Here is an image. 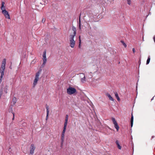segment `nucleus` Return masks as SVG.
<instances>
[{
    "label": "nucleus",
    "instance_id": "21",
    "mask_svg": "<svg viewBox=\"0 0 155 155\" xmlns=\"http://www.w3.org/2000/svg\"><path fill=\"white\" fill-rule=\"evenodd\" d=\"M150 60V56H149L148 57V58L147 61V63H146L147 64H148L149 63Z\"/></svg>",
    "mask_w": 155,
    "mask_h": 155
},
{
    "label": "nucleus",
    "instance_id": "10",
    "mask_svg": "<svg viewBox=\"0 0 155 155\" xmlns=\"http://www.w3.org/2000/svg\"><path fill=\"white\" fill-rule=\"evenodd\" d=\"M72 29L73 31H74L73 34L72 35H70L75 36V35H76V28L75 27L73 26L72 27Z\"/></svg>",
    "mask_w": 155,
    "mask_h": 155
},
{
    "label": "nucleus",
    "instance_id": "24",
    "mask_svg": "<svg viewBox=\"0 0 155 155\" xmlns=\"http://www.w3.org/2000/svg\"><path fill=\"white\" fill-rule=\"evenodd\" d=\"M127 3L129 5H130L131 4V0H127Z\"/></svg>",
    "mask_w": 155,
    "mask_h": 155
},
{
    "label": "nucleus",
    "instance_id": "29",
    "mask_svg": "<svg viewBox=\"0 0 155 155\" xmlns=\"http://www.w3.org/2000/svg\"><path fill=\"white\" fill-rule=\"evenodd\" d=\"M132 51H133V52L134 53L135 51V49L134 48H133V49H132Z\"/></svg>",
    "mask_w": 155,
    "mask_h": 155
},
{
    "label": "nucleus",
    "instance_id": "15",
    "mask_svg": "<svg viewBox=\"0 0 155 155\" xmlns=\"http://www.w3.org/2000/svg\"><path fill=\"white\" fill-rule=\"evenodd\" d=\"M114 124V126L116 129V121L114 117H112L111 118Z\"/></svg>",
    "mask_w": 155,
    "mask_h": 155
},
{
    "label": "nucleus",
    "instance_id": "30",
    "mask_svg": "<svg viewBox=\"0 0 155 155\" xmlns=\"http://www.w3.org/2000/svg\"><path fill=\"white\" fill-rule=\"evenodd\" d=\"M79 42H81V39L80 36H79Z\"/></svg>",
    "mask_w": 155,
    "mask_h": 155
},
{
    "label": "nucleus",
    "instance_id": "31",
    "mask_svg": "<svg viewBox=\"0 0 155 155\" xmlns=\"http://www.w3.org/2000/svg\"><path fill=\"white\" fill-rule=\"evenodd\" d=\"M119 126L117 124V131L119 129Z\"/></svg>",
    "mask_w": 155,
    "mask_h": 155
},
{
    "label": "nucleus",
    "instance_id": "2",
    "mask_svg": "<svg viewBox=\"0 0 155 155\" xmlns=\"http://www.w3.org/2000/svg\"><path fill=\"white\" fill-rule=\"evenodd\" d=\"M41 71L42 69L41 68L35 74V79L33 83L34 87H35L37 84V82L39 80V75L41 72Z\"/></svg>",
    "mask_w": 155,
    "mask_h": 155
},
{
    "label": "nucleus",
    "instance_id": "23",
    "mask_svg": "<svg viewBox=\"0 0 155 155\" xmlns=\"http://www.w3.org/2000/svg\"><path fill=\"white\" fill-rule=\"evenodd\" d=\"M42 57H46V50H44L43 53Z\"/></svg>",
    "mask_w": 155,
    "mask_h": 155
},
{
    "label": "nucleus",
    "instance_id": "26",
    "mask_svg": "<svg viewBox=\"0 0 155 155\" xmlns=\"http://www.w3.org/2000/svg\"><path fill=\"white\" fill-rule=\"evenodd\" d=\"M79 20V28H80V29H81V20Z\"/></svg>",
    "mask_w": 155,
    "mask_h": 155
},
{
    "label": "nucleus",
    "instance_id": "20",
    "mask_svg": "<svg viewBox=\"0 0 155 155\" xmlns=\"http://www.w3.org/2000/svg\"><path fill=\"white\" fill-rule=\"evenodd\" d=\"M120 42L123 45H124V47L125 48H126L127 47V45L123 41H121Z\"/></svg>",
    "mask_w": 155,
    "mask_h": 155
},
{
    "label": "nucleus",
    "instance_id": "12",
    "mask_svg": "<svg viewBox=\"0 0 155 155\" xmlns=\"http://www.w3.org/2000/svg\"><path fill=\"white\" fill-rule=\"evenodd\" d=\"M67 126V125L64 124L63 130H62V134H61L62 135H64V134H65V132Z\"/></svg>",
    "mask_w": 155,
    "mask_h": 155
},
{
    "label": "nucleus",
    "instance_id": "4",
    "mask_svg": "<svg viewBox=\"0 0 155 155\" xmlns=\"http://www.w3.org/2000/svg\"><path fill=\"white\" fill-rule=\"evenodd\" d=\"M76 90L75 88L71 87L67 89V93L69 95L73 94L76 92Z\"/></svg>",
    "mask_w": 155,
    "mask_h": 155
},
{
    "label": "nucleus",
    "instance_id": "17",
    "mask_svg": "<svg viewBox=\"0 0 155 155\" xmlns=\"http://www.w3.org/2000/svg\"><path fill=\"white\" fill-rule=\"evenodd\" d=\"M5 4V2H2V6L1 7V9L2 11L3 10L5 9V7L4 6Z\"/></svg>",
    "mask_w": 155,
    "mask_h": 155
},
{
    "label": "nucleus",
    "instance_id": "37",
    "mask_svg": "<svg viewBox=\"0 0 155 155\" xmlns=\"http://www.w3.org/2000/svg\"><path fill=\"white\" fill-rule=\"evenodd\" d=\"M154 96L153 97V98L151 99V101H152V100H153V98H154Z\"/></svg>",
    "mask_w": 155,
    "mask_h": 155
},
{
    "label": "nucleus",
    "instance_id": "1",
    "mask_svg": "<svg viewBox=\"0 0 155 155\" xmlns=\"http://www.w3.org/2000/svg\"><path fill=\"white\" fill-rule=\"evenodd\" d=\"M5 64L6 59L4 58L2 61L1 66L0 68V73L1 75V77H3L4 75Z\"/></svg>",
    "mask_w": 155,
    "mask_h": 155
},
{
    "label": "nucleus",
    "instance_id": "5",
    "mask_svg": "<svg viewBox=\"0 0 155 155\" xmlns=\"http://www.w3.org/2000/svg\"><path fill=\"white\" fill-rule=\"evenodd\" d=\"M75 36L70 35V45L71 48L74 47L75 44V41L74 40Z\"/></svg>",
    "mask_w": 155,
    "mask_h": 155
},
{
    "label": "nucleus",
    "instance_id": "33",
    "mask_svg": "<svg viewBox=\"0 0 155 155\" xmlns=\"http://www.w3.org/2000/svg\"><path fill=\"white\" fill-rule=\"evenodd\" d=\"M45 20H42V22L43 23H44L45 22Z\"/></svg>",
    "mask_w": 155,
    "mask_h": 155
},
{
    "label": "nucleus",
    "instance_id": "27",
    "mask_svg": "<svg viewBox=\"0 0 155 155\" xmlns=\"http://www.w3.org/2000/svg\"><path fill=\"white\" fill-rule=\"evenodd\" d=\"M81 42H79L78 47L80 48H81Z\"/></svg>",
    "mask_w": 155,
    "mask_h": 155
},
{
    "label": "nucleus",
    "instance_id": "14",
    "mask_svg": "<svg viewBox=\"0 0 155 155\" xmlns=\"http://www.w3.org/2000/svg\"><path fill=\"white\" fill-rule=\"evenodd\" d=\"M134 117L132 113L131 114V116L130 120V125L131 127H132L133 124Z\"/></svg>",
    "mask_w": 155,
    "mask_h": 155
},
{
    "label": "nucleus",
    "instance_id": "34",
    "mask_svg": "<svg viewBox=\"0 0 155 155\" xmlns=\"http://www.w3.org/2000/svg\"><path fill=\"white\" fill-rule=\"evenodd\" d=\"M153 40L154 41V42H155V36H154L153 38Z\"/></svg>",
    "mask_w": 155,
    "mask_h": 155
},
{
    "label": "nucleus",
    "instance_id": "36",
    "mask_svg": "<svg viewBox=\"0 0 155 155\" xmlns=\"http://www.w3.org/2000/svg\"><path fill=\"white\" fill-rule=\"evenodd\" d=\"M114 94H115V96L116 97V93H114Z\"/></svg>",
    "mask_w": 155,
    "mask_h": 155
},
{
    "label": "nucleus",
    "instance_id": "3",
    "mask_svg": "<svg viewBox=\"0 0 155 155\" xmlns=\"http://www.w3.org/2000/svg\"><path fill=\"white\" fill-rule=\"evenodd\" d=\"M41 71L42 69L41 68L35 74V79L33 83L34 87H35L37 84V82L39 80V75L41 72Z\"/></svg>",
    "mask_w": 155,
    "mask_h": 155
},
{
    "label": "nucleus",
    "instance_id": "28",
    "mask_svg": "<svg viewBox=\"0 0 155 155\" xmlns=\"http://www.w3.org/2000/svg\"><path fill=\"white\" fill-rule=\"evenodd\" d=\"M2 91H0V98H1V97L2 95Z\"/></svg>",
    "mask_w": 155,
    "mask_h": 155
},
{
    "label": "nucleus",
    "instance_id": "39",
    "mask_svg": "<svg viewBox=\"0 0 155 155\" xmlns=\"http://www.w3.org/2000/svg\"><path fill=\"white\" fill-rule=\"evenodd\" d=\"M14 99H15V101L16 100V98L15 97Z\"/></svg>",
    "mask_w": 155,
    "mask_h": 155
},
{
    "label": "nucleus",
    "instance_id": "13",
    "mask_svg": "<svg viewBox=\"0 0 155 155\" xmlns=\"http://www.w3.org/2000/svg\"><path fill=\"white\" fill-rule=\"evenodd\" d=\"M81 74L83 76V77L81 78V81L82 83H84L85 81V77L84 74Z\"/></svg>",
    "mask_w": 155,
    "mask_h": 155
},
{
    "label": "nucleus",
    "instance_id": "7",
    "mask_svg": "<svg viewBox=\"0 0 155 155\" xmlns=\"http://www.w3.org/2000/svg\"><path fill=\"white\" fill-rule=\"evenodd\" d=\"M35 149V147L34 145L32 144L31 145L30 147V153L31 154H33L34 153V151Z\"/></svg>",
    "mask_w": 155,
    "mask_h": 155
},
{
    "label": "nucleus",
    "instance_id": "6",
    "mask_svg": "<svg viewBox=\"0 0 155 155\" xmlns=\"http://www.w3.org/2000/svg\"><path fill=\"white\" fill-rule=\"evenodd\" d=\"M2 13L4 15L7 19H10V17L8 12L5 10H3L2 11Z\"/></svg>",
    "mask_w": 155,
    "mask_h": 155
},
{
    "label": "nucleus",
    "instance_id": "8",
    "mask_svg": "<svg viewBox=\"0 0 155 155\" xmlns=\"http://www.w3.org/2000/svg\"><path fill=\"white\" fill-rule=\"evenodd\" d=\"M46 120H47L48 118V115L49 113V107L48 106L46 105Z\"/></svg>",
    "mask_w": 155,
    "mask_h": 155
},
{
    "label": "nucleus",
    "instance_id": "18",
    "mask_svg": "<svg viewBox=\"0 0 155 155\" xmlns=\"http://www.w3.org/2000/svg\"><path fill=\"white\" fill-rule=\"evenodd\" d=\"M68 115H66L65 117V122L64 123V124L67 125L68 121Z\"/></svg>",
    "mask_w": 155,
    "mask_h": 155
},
{
    "label": "nucleus",
    "instance_id": "25",
    "mask_svg": "<svg viewBox=\"0 0 155 155\" xmlns=\"http://www.w3.org/2000/svg\"><path fill=\"white\" fill-rule=\"evenodd\" d=\"M117 100L118 101H120V98H119V97L118 96L117 94Z\"/></svg>",
    "mask_w": 155,
    "mask_h": 155
},
{
    "label": "nucleus",
    "instance_id": "40",
    "mask_svg": "<svg viewBox=\"0 0 155 155\" xmlns=\"http://www.w3.org/2000/svg\"><path fill=\"white\" fill-rule=\"evenodd\" d=\"M80 17H79V20H80Z\"/></svg>",
    "mask_w": 155,
    "mask_h": 155
},
{
    "label": "nucleus",
    "instance_id": "19",
    "mask_svg": "<svg viewBox=\"0 0 155 155\" xmlns=\"http://www.w3.org/2000/svg\"><path fill=\"white\" fill-rule=\"evenodd\" d=\"M117 147L118 148L121 150L122 149V147L120 146V144L119 143L117 142Z\"/></svg>",
    "mask_w": 155,
    "mask_h": 155
},
{
    "label": "nucleus",
    "instance_id": "38",
    "mask_svg": "<svg viewBox=\"0 0 155 155\" xmlns=\"http://www.w3.org/2000/svg\"><path fill=\"white\" fill-rule=\"evenodd\" d=\"M9 68H10L11 69H12V67L11 66L9 67Z\"/></svg>",
    "mask_w": 155,
    "mask_h": 155
},
{
    "label": "nucleus",
    "instance_id": "11",
    "mask_svg": "<svg viewBox=\"0 0 155 155\" xmlns=\"http://www.w3.org/2000/svg\"><path fill=\"white\" fill-rule=\"evenodd\" d=\"M43 62L41 66L42 67H43L45 65L47 61V59L46 58L43 57Z\"/></svg>",
    "mask_w": 155,
    "mask_h": 155
},
{
    "label": "nucleus",
    "instance_id": "22",
    "mask_svg": "<svg viewBox=\"0 0 155 155\" xmlns=\"http://www.w3.org/2000/svg\"><path fill=\"white\" fill-rule=\"evenodd\" d=\"M8 87L6 85V86L4 88V91L6 93H7V89H8Z\"/></svg>",
    "mask_w": 155,
    "mask_h": 155
},
{
    "label": "nucleus",
    "instance_id": "16",
    "mask_svg": "<svg viewBox=\"0 0 155 155\" xmlns=\"http://www.w3.org/2000/svg\"><path fill=\"white\" fill-rule=\"evenodd\" d=\"M106 95L108 97L110 100L112 101H114V99L112 98V97L111 96L110 94L107 93L106 94Z\"/></svg>",
    "mask_w": 155,
    "mask_h": 155
},
{
    "label": "nucleus",
    "instance_id": "9",
    "mask_svg": "<svg viewBox=\"0 0 155 155\" xmlns=\"http://www.w3.org/2000/svg\"><path fill=\"white\" fill-rule=\"evenodd\" d=\"M64 135H61V147H62L63 143L64 141Z\"/></svg>",
    "mask_w": 155,
    "mask_h": 155
},
{
    "label": "nucleus",
    "instance_id": "32",
    "mask_svg": "<svg viewBox=\"0 0 155 155\" xmlns=\"http://www.w3.org/2000/svg\"><path fill=\"white\" fill-rule=\"evenodd\" d=\"M13 115V118H12V120H13L14 119V116H15V114L14 113H12Z\"/></svg>",
    "mask_w": 155,
    "mask_h": 155
},
{
    "label": "nucleus",
    "instance_id": "35",
    "mask_svg": "<svg viewBox=\"0 0 155 155\" xmlns=\"http://www.w3.org/2000/svg\"><path fill=\"white\" fill-rule=\"evenodd\" d=\"M16 103V101H13V104H15Z\"/></svg>",
    "mask_w": 155,
    "mask_h": 155
}]
</instances>
